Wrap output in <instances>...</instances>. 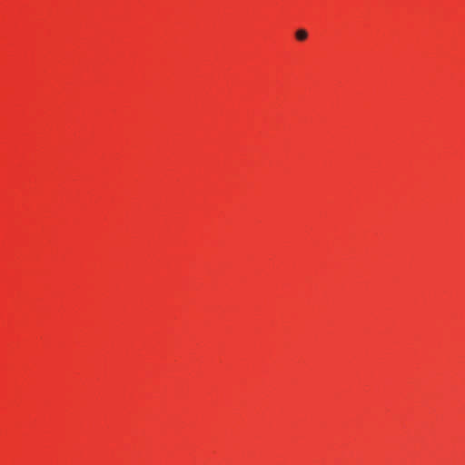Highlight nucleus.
<instances>
[{
  "label": "nucleus",
  "mask_w": 465,
  "mask_h": 465,
  "mask_svg": "<svg viewBox=\"0 0 465 465\" xmlns=\"http://www.w3.org/2000/svg\"><path fill=\"white\" fill-rule=\"evenodd\" d=\"M295 37L298 41H305L308 37V33L305 29H298L295 32Z\"/></svg>",
  "instance_id": "1"
}]
</instances>
